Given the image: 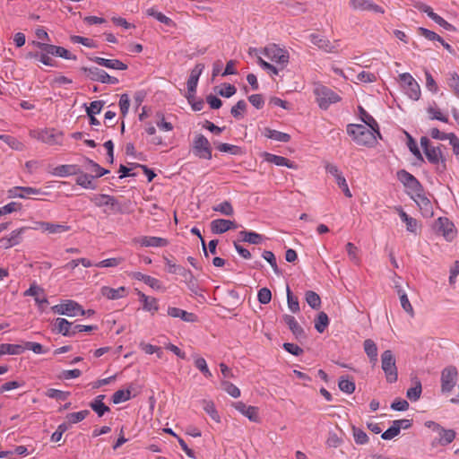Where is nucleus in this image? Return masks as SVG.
<instances>
[{
    "mask_svg": "<svg viewBox=\"0 0 459 459\" xmlns=\"http://www.w3.org/2000/svg\"><path fill=\"white\" fill-rule=\"evenodd\" d=\"M360 117V122L347 126V134L359 145L371 147L380 135L378 125L373 117Z\"/></svg>",
    "mask_w": 459,
    "mask_h": 459,
    "instance_id": "f257e3e1",
    "label": "nucleus"
},
{
    "mask_svg": "<svg viewBox=\"0 0 459 459\" xmlns=\"http://www.w3.org/2000/svg\"><path fill=\"white\" fill-rule=\"evenodd\" d=\"M248 53L256 57L263 55L280 66L281 69H284L290 62L289 51L276 44H269L262 49L249 48Z\"/></svg>",
    "mask_w": 459,
    "mask_h": 459,
    "instance_id": "f03ea898",
    "label": "nucleus"
},
{
    "mask_svg": "<svg viewBox=\"0 0 459 459\" xmlns=\"http://www.w3.org/2000/svg\"><path fill=\"white\" fill-rule=\"evenodd\" d=\"M30 136L49 145L62 144L63 142V133L54 128L31 129Z\"/></svg>",
    "mask_w": 459,
    "mask_h": 459,
    "instance_id": "7ed1b4c3",
    "label": "nucleus"
},
{
    "mask_svg": "<svg viewBox=\"0 0 459 459\" xmlns=\"http://www.w3.org/2000/svg\"><path fill=\"white\" fill-rule=\"evenodd\" d=\"M381 368L388 383H394L398 379V371L395 357L392 351L386 350L381 354Z\"/></svg>",
    "mask_w": 459,
    "mask_h": 459,
    "instance_id": "20e7f679",
    "label": "nucleus"
},
{
    "mask_svg": "<svg viewBox=\"0 0 459 459\" xmlns=\"http://www.w3.org/2000/svg\"><path fill=\"white\" fill-rule=\"evenodd\" d=\"M314 93L316 102L324 110L327 109L331 104L337 103L341 100V97L337 93L323 85L316 86L314 90Z\"/></svg>",
    "mask_w": 459,
    "mask_h": 459,
    "instance_id": "39448f33",
    "label": "nucleus"
},
{
    "mask_svg": "<svg viewBox=\"0 0 459 459\" xmlns=\"http://www.w3.org/2000/svg\"><path fill=\"white\" fill-rule=\"evenodd\" d=\"M398 82L410 99L418 100L420 98L421 91L420 84L411 74H400L398 76Z\"/></svg>",
    "mask_w": 459,
    "mask_h": 459,
    "instance_id": "423d86ee",
    "label": "nucleus"
},
{
    "mask_svg": "<svg viewBox=\"0 0 459 459\" xmlns=\"http://www.w3.org/2000/svg\"><path fill=\"white\" fill-rule=\"evenodd\" d=\"M51 310L55 314L67 316H84L86 314L82 306L72 299H66L64 302H61L60 304L53 306L51 307Z\"/></svg>",
    "mask_w": 459,
    "mask_h": 459,
    "instance_id": "0eeeda50",
    "label": "nucleus"
},
{
    "mask_svg": "<svg viewBox=\"0 0 459 459\" xmlns=\"http://www.w3.org/2000/svg\"><path fill=\"white\" fill-rule=\"evenodd\" d=\"M192 151L194 155L199 159L211 160L212 157L211 144L208 139L201 134L195 135L192 143Z\"/></svg>",
    "mask_w": 459,
    "mask_h": 459,
    "instance_id": "6e6552de",
    "label": "nucleus"
},
{
    "mask_svg": "<svg viewBox=\"0 0 459 459\" xmlns=\"http://www.w3.org/2000/svg\"><path fill=\"white\" fill-rule=\"evenodd\" d=\"M310 42L317 47L319 49L326 53H337L340 48V40L335 39L331 41L325 36L318 34H311L309 36Z\"/></svg>",
    "mask_w": 459,
    "mask_h": 459,
    "instance_id": "1a4fd4ad",
    "label": "nucleus"
},
{
    "mask_svg": "<svg viewBox=\"0 0 459 459\" xmlns=\"http://www.w3.org/2000/svg\"><path fill=\"white\" fill-rule=\"evenodd\" d=\"M325 169L326 173L330 174L331 176H333L334 178L336 184L342 189L344 195L348 198H351L352 194L349 188V186H348V183H347L345 178L343 177V175H342V171L339 169V168L333 163L326 162L325 164Z\"/></svg>",
    "mask_w": 459,
    "mask_h": 459,
    "instance_id": "9d476101",
    "label": "nucleus"
},
{
    "mask_svg": "<svg viewBox=\"0 0 459 459\" xmlns=\"http://www.w3.org/2000/svg\"><path fill=\"white\" fill-rule=\"evenodd\" d=\"M457 369L450 366L443 369L441 373V389L444 393H449L455 387L457 380Z\"/></svg>",
    "mask_w": 459,
    "mask_h": 459,
    "instance_id": "9b49d317",
    "label": "nucleus"
},
{
    "mask_svg": "<svg viewBox=\"0 0 459 459\" xmlns=\"http://www.w3.org/2000/svg\"><path fill=\"white\" fill-rule=\"evenodd\" d=\"M436 434L437 436L435 437L430 442V446L432 449H435L438 446H446L451 444L456 437L455 430L446 429L443 427L440 429V430L437 431Z\"/></svg>",
    "mask_w": 459,
    "mask_h": 459,
    "instance_id": "f8f14e48",
    "label": "nucleus"
},
{
    "mask_svg": "<svg viewBox=\"0 0 459 459\" xmlns=\"http://www.w3.org/2000/svg\"><path fill=\"white\" fill-rule=\"evenodd\" d=\"M397 176L399 180L407 188V193L410 196L422 188L417 178L406 170H400Z\"/></svg>",
    "mask_w": 459,
    "mask_h": 459,
    "instance_id": "ddd939ff",
    "label": "nucleus"
},
{
    "mask_svg": "<svg viewBox=\"0 0 459 459\" xmlns=\"http://www.w3.org/2000/svg\"><path fill=\"white\" fill-rule=\"evenodd\" d=\"M411 198L417 204L423 216L431 217L433 215L432 204L425 195L422 188L411 195Z\"/></svg>",
    "mask_w": 459,
    "mask_h": 459,
    "instance_id": "4468645a",
    "label": "nucleus"
},
{
    "mask_svg": "<svg viewBox=\"0 0 459 459\" xmlns=\"http://www.w3.org/2000/svg\"><path fill=\"white\" fill-rule=\"evenodd\" d=\"M420 145L423 148L424 153L430 163H439V161L442 160V153L438 147L429 145V140L426 136L420 138Z\"/></svg>",
    "mask_w": 459,
    "mask_h": 459,
    "instance_id": "2eb2a0df",
    "label": "nucleus"
},
{
    "mask_svg": "<svg viewBox=\"0 0 459 459\" xmlns=\"http://www.w3.org/2000/svg\"><path fill=\"white\" fill-rule=\"evenodd\" d=\"M100 294L107 300H117L126 298L128 295V289L125 286H120L118 288L102 286L100 290Z\"/></svg>",
    "mask_w": 459,
    "mask_h": 459,
    "instance_id": "dca6fc26",
    "label": "nucleus"
},
{
    "mask_svg": "<svg viewBox=\"0 0 459 459\" xmlns=\"http://www.w3.org/2000/svg\"><path fill=\"white\" fill-rule=\"evenodd\" d=\"M134 242L144 247H163L169 245L168 239L153 236H142L135 238Z\"/></svg>",
    "mask_w": 459,
    "mask_h": 459,
    "instance_id": "f3484780",
    "label": "nucleus"
},
{
    "mask_svg": "<svg viewBox=\"0 0 459 459\" xmlns=\"http://www.w3.org/2000/svg\"><path fill=\"white\" fill-rule=\"evenodd\" d=\"M44 194L41 189L30 186H14L8 190V196L10 198H22L25 199L29 195H39Z\"/></svg>",
    "mask_w": 459,
    "mask_h": 459,
    "instance_id": "a211bd4d",
    "label": "nucleus"
},
{
    "mask_svg": "<svg viewBox=\"0 0 459 459\" xmlns=\"http://www.w3.org/2000/svg\"><path fill=\"white\" fill-rule=\"evenodd\" d=\"M39 48L45 50L47 54H50L53 56H60L65 59L68 60H75L76 56L73 55L70 51L65 49V48L55 46V45H49V44H44V43H39Z\"/></svg>",
    "mask_w": 459,
    "mask_h": 459,
    "instance_id": "6ab92c4d",
    "label": "nucleus"
},
{
    "mask_svg": "<svg viewBox=\"0 0 459 459\" xmlns=\"http://www.w3.org/2000/svg\"><path fill=\"white\" fill-rule=\"evenodd\" d=\"M261 156L264 158V160L269 163H273L279 167H287L289 169H296L298 166L293 162L290 161L289 159L275 155L270 152H262Z\"/></svg>",
    "mask_w": 459,
    "mask_h": 459,
    "instance_id": "aec40b11",
    "label": "nucleus"
},
{
    "mask_svg": "<svg viewBox=\"0 0 459 459\" xmlns=\"http://www.w3.org/2000/svg\"><path fill=\"white\" fill-rule=\"evenodd\" d=\"M26 229V227L16 229L13 230L8 236L2 238L0 239L1 247L7 249L20 244L22 241V236Z\"/></svg>",
    "mask_w": 459,
    "mask_h": 459,
    "instance_id": "412c9836",
    "label": "nucleus"
},
{
    "mask_svg": "<svg viewBox=\"0 0 459 459\" xmlns=\"http://www.w3.org/2000/svg\"><path fill=\"white\" fill-rule=\"evenodd\" d=\"M350 5L355 10L371 11L381 14L385 13L383 7L370 0H350Z\"/></svg>",
    "mask_w": 459,
    "mask_h": 459,
    "instance_id": "4be33fe9",
    "label": "nucleus"
},
{
    "mask_svg": "<svg viewBox=\"0 0 459 459\" xmlns=\"http://www.w3.org/2000/svg\"><path fill=\"white\" fill-rule=\"evenodd\" d=\"M86 71L88 72V75L91 80L109 84H116L118 82V80L116 77L110 76L104 70L99 69L97 67H91Z\"/></svg>",
    "mask_w": 459,
    "mask_h": 459,
    "instance_id": "5701e85b",
    "label": "nucleus"
},
{
    "mask_svg": "<svg viewBox=\"0 0 459 459\" xmlns=\"http://www.w3.org/2000/svg\"><path fill=\"white\" fill-rule=\"evenodd\" d=\"M234 408L242 415L247 417L253 422L259 421L258 408L255 406L247 405L243 402H237L233 404Z\"/></svg>",
    "mask_w": 459,
    "mask_h": 459,
    "instance_id": "b1692460",
    "label": "nucleus"
},
{
    "mask_svg": "<svg viewBox=\"0 0 459 459\" xmlns=\"http://www.w3.org/2000/svg\"><path fill=\"white\" fill-rule=\"evenodd\" d=\"M437 227L446 240H453L456 232L454 224L447 218H438Z\"/></svg>",
    "mask_w": 459,
    "mask_h": 459,
    "instance_id": "393cba45",
    "label": "nucleus"
},
{
    "mask_svg": "<svg viewBox=\"0 0 459 459\" xmlns=\"http://www.w3.org/2000/svg\"><path fill=\"white\" fill-rule=\"evenodd\" d=\"M80 173V167L75 164L58 165L50 170V174L55 177L65 178Z\"/></svg>",
    "mask_w": 459,
    "mask_h": 459,
    "instance_id": "a878e982",
    "label": "nucleus"
},
{
    "mask_svg": "<svg viewBox=\"0 0 459 459\" xmlns=\"http://www.w3.org/2000/svg\"><path fill=\"white\" fill-rule=\"evenodd\" d=\"M235 229H237V225L233 221L216 219L211 221V230L214 234H222Z\"/></svg>",
    "mask_w": 459,
    "mask_h": 459,
    "instance_id": "bb28decb",
    "label": "nucleus"
},
{
    "mask_svg": "<svg viewBox=\"0 0 459 459\" xmlns=\"http://www.w3.org/2000/svg\"><path fill=\"white\" fill-rule=\"evenodd\" d=\"M204 69V65L203 64H197L191 70L189 78L187 80V91L188 94H194L196 90V86L198 83V80L200 75L202 74L203 71Z\"/></svg>",
    "mask_w": 459,
    "mask_h": 459,
    "instance_id": "cd10ccee",
    "label": "nucleus"
},
{
    "mask_svg": "<svg viewBox=\"0 0 459 459\" xmlns=\"http://www.w3.org/2000/svg\"><path fill=\"white\" fill-rule=\"evenodd\" d=\"M139 301L143 304V309L152 314L159 310V301L156 298L147 296L142 291H138Z\"/></svg>",
    "mask_w": 459,
    "mask_h": 459,
    "instance_id": "c85d7f7f",
    "label": "nucleus"
},
{
    "mask_svg": "<svg viewBox=\"0 0 459 459\" xmlns=\"http://www.w3.org/2000/svg\"><path fill=\"white\" fill-rule=\"evenodd\" d=\"M167 312L169 316L180 318L184 322L194 323L197 321V316L195 314L176 307H169Z\"/></svg>",
    "mask_w": 459,
    "mask_h": 459,
    "instance_id": "c756f323",
    "label": "nucleus"
},
{
    "mask_svg": "<svg viewBox=\"0 0 459 459\" xmlns=\"http://www.w3.org/2000/svg\"><path fill=\"white\" fill-rule=\"evenodd\" d=\"M394 210L399 214L401 220L405 223L407 231L417 234L419 229L417 220L409 216L401 206H395Z\"/></svg>",
    "mask_w": 459,
    "mask_h": 459,
    "instance_id": "7c9ffc66",
    "label": "nucleus"
},
{
    "mask_svg": "<svg viewBox=\"0 0 459 459\" xmlns=\"http://www.w3.org/2000/svg\"><path fill=\"white\" fill-rule=\"evenodd\" d=\"M82 166L88 174L93 178V179L100 178L108 173V169H103L98 163L90 159H85Z\"/></svg>",
    "mask_w": 459,
    "mask_h": 459,
    "instance_id": "2f4dec72",
    "label": "nucleus"
},
{
    "mask_svg": "<svg viewBox=\"0 0 459 459\" xmlns=\"http://www.w3.org/2000/svg\"><path fill=\"white\" fill-rule=\"evenodd\" d=\"M128 275L132 279L143 281L145 284H147L153 290H159L161 289L160 281L154 277L143 274L140 272H132V273H129Z\"/></svg>",
    "mask_w": 459,
    "mask_h": 459,
    "instance_id": "473e14b6",
    "label": "nucleus"
},
{
    "mask_svg": "<svg viewBox=\"0 0 459 459\" xmlns=\"http://www.w3.org/2000/svg\"><path fill=\"white\" fill-rule=\"evenodd\" d=\"M23 295L33 297L36 303L39 305L48 303L44 290L36 283L31 284L30 287L24 291Z\"/></svg>",
    "mask_w": 459,
    "mask_h": 459,
    "instance_id": "72a5a7b5",
    "label": "nucleus"
},
{
    "mask_svg": "<svg viewBox=\"0 0 459 459\" xmlns=\"http://www.w3.org/2000/svg\"><path fill=\"white\" fill-rule=\"evenodd\" d=\"M73 327V324L65 318L57 317L54 321V330L64 336H72Z\"/></svg>",
    "mask_w": 459,
    "mask_h": 459,
    "instance_id": "f704fd0d",
    "label": "nucleus"
},
{
    "mask_svg": "<svg viewBox=\"0 0 459 459\" xmlns=\"http://www.w3.org/2000/svg\"><path fill=\"white\" fill-rule=\"evenodd\" d=\"M93 61L104 67L109 68V69H115V70H126L127 65L121 62L118 59H107L103 57L96 56L93 58Z\"/></svg>",
    "mask_w": 459,
    "mask_h": 459,
    "instance_id": "c9c22d12",
    "label": "nucleus"
},
{
    "mask_svg": "<svg viewBox=\"0 0 459 459\" xmlns=\"http://www.w3.org/2000/svg\"><path fill=\"white\" fill-rule=\"evenodd\" d=\"M284 322L289 326L290 330L299 340L305 338V333L303 328L299 325L294 316L286 315L284 316Z\"/></svg>",
    "mask_w": 459,
    "mask_h": 459,
    "instance_id": "e433bc0d",
    "label": "nucleus"
},
{
    "mask_svg": "<svg viewBox=\"0 0 459 459\" xmlns=\"http://www.w3.org/2000/svg\"><path fill=\"white\" fill-rule=\"evenodd\" d=\"M105 398L104 394H100L96 396L90 403V407L99 417H102L106 412L109 411V407H108L103 400Z\"/></svg>",
    "mask_w": 459,
    "mask_h": 459,
    "instance_id": "4c0bfd02",
    "label": "nucleus"
},
{
    "mask_svg": "<svg viewBox=\"0 0 459 459\" xmlns=\"http://www.w3.org/2000/svg\"><path fill=\"white\" fill-rule=\"evenodd\" d=\"M364 351L369 359V361L376 365L377 362V346L376 342L371 339H367L363 342Z\"/></svg>",
    "mask_w": 459,
    "mask_h": 459,
    "instance_id": "58836bf2",
    "label": "nucleus"
},
{
    "mask_svg": "<svg viewBox=\"0 0 459 459\" xmlns=\"http://www.w3.org/2000/svg\"><path fill=\"white\" fill-rule=\"evenodd\" d=\"M91 201L98 207L115 206L117 200L114 196L105 194L94 195Z\"/></svg>",
    "mask_w": 459,
    "mask_h": 459,
    "instance_id": "ea45409f",
    "label": "nucleus"
},
{
    "mask_svg": "<svg viewBox=\"0 0 459 459\" xmlns=\"http://www.w3.org/2000/svg\"><path fill=\"white\" fill-rule=\"evenodd\" d=\"M70 230V226L65 224H58L52 222H46L41 224V231L48 232V234H62Z\"/></svg>",
    "mask_w": 459,
    "mask_h": 459,
    "instance_id": "a19ab883",
    "label": "nucleus"
},
{
    "mask_svg": "<svg viewBox=\"0 0 459 459\" xmlns=\"http://www.w3.org/2000/svg\"><path fill=\"white\" fill-rule=\"evenodd\" d=\"M145 13L148 15V16H152L154 17L157 21H159L161 23H164L165 25L167 26H169V27H176V22L170 19L169 17L166 16L165 14H163L162 13L160 12H158L155 8L152 7V8H148L146 11H145Z\"/></svg>",
    "mask_w": 459,
    "mask_h": 459,
    "instance_id": "79ce46f5",
    "label": "nucleus"
},
{
    "mask_svg": "<svg viewBox=\"0 0 459 459\" xmlns=\"http://www.w3.org/2000/svg\"><path fill=\"white\" fill-rule=\"evenodd\" d=\"M76 184L85 189H96V185L93 183V178L88 173H84L80 169V173L77 174Z\"/></svg>",
    "mask_w": 459,
    "mask_h": 459,
    "instance_id": "37998d69",
    "label": "nucleus"
},
{
    "mask_svg": "<svg viewBox=\"0 0 459 459\" xmlns=\"http://www.w3.org/2000/svg\"><path fill=\"white\" fill-rule=\"evenodd\" d=\"M24 351V347L20 344H0V357L4 355H20Z\"/></svg>",
    "mask_w": 459,
    "mask_h": 459,
    "instance_id": "c03bdc74",
    "label": "nucleus"
},
{
    "mask_svg": "<svg viewBox=\"0 0 459 459\" xmlns=\"http://www.w3.org/2000/svg\"><path fill=\"white\" fill-rule=\"evenodd\" d=\"M264 135L269 139L281 143H288L290 140V134L270 128H264Z\"/></svg>",
    "mask_w": 459,
    "mask_h": 459,
    "instance_id": "a18cd8bd",
    "label": "nucleus"
},
{
    "mask_svg": "<svg viewBox=\"0 0 459 459\" xmlns=\"http://www.w3.org/2000/svg\"><path fill=\"white\" fill-rule=\"evenodd\" d=\"M202 406L204 411L216 422L221 421V417L215 408L214 403L210 400H203Z\"/></svg>",
    "mask_w": 459,
    "mask_h": 459,
    "instance_id": "49530a36",
    "label": "nucleus"
},
{
    "mask_svg": "<svg viewBox=\"0 0 459 459\" xmlns=\"http://www.w3.org/2000/svg\"><path fill=\"white\" fill-rule=\"evenodd\" d=\"M0 140L8 144L9 147L13 150L23 151L25 149V145L21 141L11 135L1 134Z\"/></svg>",
    "mask_w": 459,
    "mask_h": 459,
    "instance_id": "de8ad7c7",
    "label": "nucleus"
},
{
    "mask_svg": "<svg viewBox=\"0 0 459 459\" xmlns=\"http://www.w3.org/2000/svg\"><path fill=\"white\" fill-rule=\"evenodd\" d=\"M398 294H399V299H400V302H401V306L403 307V309L411 316V317H414L415 316V312H414V309L408 299V296L407 294L402 290H398Z\"/></svg>",
    "mask_w": 459,
    "mask_h": 459,
    "instance_id": "09e8293b",
    "label": "nucleus"
},
{
    "mask_svg": "<svg viewBox=\"0 0 459 459\" xmlns=\"http://www.w3.org/2000/svg\"><path fill=\"white\" fill-rule=\"evenodd\" d=\"M338 385L341 391L348 394H351L355 391V383L348 377H341Z\"/></svg>",
    "mask_w": 459,
    "mask_h": 459,
    "instance_id": "8fccbe9b",
    "label": "nucleus"
},
{
    "mask_svg": "<svg viewBox=\"0 0 459 459\" xmlns=\"http://www.w3.org/2000/svg\"><path fill=\"white\" fill-rule=\"evenodd\" d=\"M194 362L196 368H198L205 377L211 378L212 377V374L211 370L208 368L206 360L200 356H194Z\"/></svg>",
    "mask_w": 459,
    "mask_h": 459,
    "instance_id": "3c124183",
    "label": "nucleus"
},
{
    "mask_svg": "<svg viewBox=\"0 0 459 459\" xmlns=\"http://www.w3.org/2000/svg\"><path fill=\"white\" fill-rule=\"evenodd\" d=\"M257 64L265 71H267V73L271 75V76H275V75H278L279 74V72L280 70H281L280 68V66H278L277 65H272L268 62H266L265 60H264L262 58L261 56H257Z\"/></svg>",
    "mask_w": 459,
    "mask_h": 459,
    "instance_id": "603ef678",
    "label": "nucleus"
},
{
    "mask_svg": "<svg viewBox=\"0 0 459 459\" xmlns=\"http://www.w3.org/2000/svg\"><path fill=\"white\" fill-rule=\"evenodd\" d=\"M329 325V318L326 313L320 312L315 320V328L318 333H324Z\"/></svg>",
    "mask_w": 459,
    "mask_h": 459,
    "instance_id": "864d4df0",
    "label": "nucleus"
},
{
    "mask_svg": "<svg viewBox=\"0 0 459 459\" xmlns=\"http://www.w3.org/2000/svg\"><path fill=\"white\" fill-rule=\"evenodd\" d=\"M131 399V391L130 389H120L116 391L112 395V402L115 404H119L121 403H125Z\"/></svg>",
    "mask_w": 459,
    "mask_h": 459,
    "instance_id": "5fc2aeb1",
    "label": "nucleus"
},
{
    "mask_svg": "<svg viewBox=\"0 0 459 459\" xmlns=\"http://www.w3.org/2000/svg\"><path fill=\"white\" fill-rule=\"evenodd\" d=\"M268 106L269 107H272V108H274V107H280L282 109L286 110V111H292L293 110V104L289 102V101H286V100H283L280 98H277V97H273L269 100V102H268Z\"/></svg>",
    "mask_w": 459,
    "mask_h": 459,
    "instance_id": "6e6d98bb",
    "label": "nucleus"
},
{
    "mask_svg": "<svg viewBox=\"0 0 459 459\" xmlns=\"http://www.w3.org/2000/svg\"><path fill=\"white\" fill-rule=\"evenodd\" d=\"M421 392V384L420 381H416L415 385L407 390L406 397L411 401L416 402L420 399Z\"/></svg>",
    "mask_w": 459,
    "mask_h": 459,
    "instance_id": "4d7b16f0",
    "label": "nucleus"
},
{
    "mask_svg": "<svg viewBox=\"0 0 459 459\" xmlns=\"http://www.w3.org/2000/svg\"><path fill=\"white\" fill-rule=\"evenodd\" d=\"M240 236L242 237V240L250 244H259L262 241L263 237L254 231H240Z\"/></svg>",
    "mask_w": 459,
    "mask_h": 459,
    "instance_id": "13d9d810",
    "label": "nucleus"
},
{
    "mask_svg": "<svg viewBox=\"0 0 459 459\" xmlns=\"http://www.w3.org/2000/svg\"><path fill=\"white\" fill-rule=\"evenodd\" d=\"M123 262V257H110L96 263L95 266L99 268L117 267Z\"/></svg>",
    "mask_w": 459,
    "mask_h": 459,
    "instance_id": "bf43d9fd",
    "label": "nucleus"
},
{
    "mask_svg": "<svg viewBox=\"0 0 459 459\" xmlns=\"http://www.w3.org/2000/svg\"><path fill=\"white\" fill-rule=\"evenodd\" d=\"M307 303L314 309H317L321 305V299L317 293L313 290H307L305 293Z\"/></svg>",
    "mask_w": 459,
    "mask_h": 459,
    "instance_id": "052dcab7",
    "label": "nucleus"
},
{
    "mask_svg": "<svg viewBox=\"0 0 459 459\" xmlns=\"http://www.w3.org/2000/svg\"><path fill=\"white\" fill-rule=\"evenodd\" d=\"M212 210L226 216H231L234 213L233 206L229 201L218 204L212 207Z\"/></svg>",
    "mask_w": 459,
    "mask_h": 459,
    "instance_id": "680f3d73",
    "label": "nucleus"
},
{
    "mask_svg": "<svg viewBox=\"0 0 459 459\" xmlns=\"http://www.w3.org/2000/svg\"><path fill=\"white\" fill-rule=\"evenodd\" d=\"M447 84L453 93L459 99V75L455 72L448 74Z\"/></svg>",
    "mask_w": 459,
    "mask_h": 459,
    "instance_id": "e2e57ef3",
    "label": "nucleus"
},
{
    "mask_svg": "<svg viewBox=\"0 0 459 459\" xmlns=\"http://www.w3.org/2000/svg\"><path fill=\"white\" fill-rule=\"evenodd\" d=\"M89 411L83 410L76 412L68 413L66 419L70 425L82 421L88 415Z\"/></svg>",
    "mask_w": 459,
    "mask_h": 459,
    "instance_id": "0e129e2a",
    "label": "nucleus"
},
{
    "mask_svg": "<svg viewBox=\"0 0 459 459\" xmlns=\"http://www.w3.org/2000/svg\"><path fill=\"white\" fill-rule=\"evenodd\" d=\"M346 251L350 260L355 264H359L360 258L359 255V248L351 242L346 244Z\"/></svg>",
    "mask_w": 459,
    "mask_h": 459,
    "instance_id": "69168bd1",
    "label": "nucleus"
},
{
    "mask_svg": "<svg viewBox=\"0 0 459 459\" xmlns=\"http://www.w3.org/2000/svg\"><path fill=\"white\" fill-rule=\"evenodd\" d=\"M22 210V204L17 202H11L0 207V216H4Z\"/></svg>",
    "mask_w": 459,
    "mask_h": 459,
    "instance_id": "338daca9",
    "label": "nucleus"
},
{
    "mask_svg": "<svg viewBox=\"0 0 459 459\" xmlns=\"http://www.w3.org/2000/svg\"><path fill=\"white\" fill-rule=\"evenodd\" d=\"M70 393L64 392L55 388H49L46 391V395L49 398L65 401L68 398Z\"/></svg>",
    "mask_w": 459,
    "mask_h": 459,
    "instance_id": "774afa93",
    "label": "nucleus"
}]
</instances>
